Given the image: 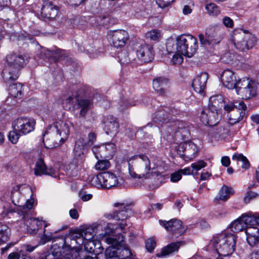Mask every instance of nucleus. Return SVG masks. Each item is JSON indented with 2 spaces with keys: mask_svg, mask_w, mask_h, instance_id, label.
<instances>
[{
  "mask_svg": "<svg viewBox=\"0 0 259 259\" xmlns=\"http://www.w3.org/2000/svg\"><path fill=\"white\" fill-rule=\"evenodd\" d=\"M223 102V98L220 95L210 98V104L200 112V119L204 125L213 126L218 124L220 121L217 111V108L219 106L218 103H222Z\"/></svg>",
  "mask_w": 259,
  "mask_h": 259,
  "instance_id": "obj_4",
  "label": "nucleus"
},
{
  "mask_svg": "<svg viewBox=\"0 0 259 259\" xmlns=\"http://www.w3.org/2000/svg\"><path fill=\"white\" fill-rule=\"evenodd\" d=\"M222 22L223 24L228 28H232L234 26L233 20L228 16H225L223 18Z\"/></svg>",
  "mask_w": 259,
  "mask_h": 259,
  "instance_id": "obj_56",
  "label": "nucleus"
},
{
  "mask_svg": "<svg viewBox=\"0 0 259 259\" xmlns=\"http://www.w3.org/2000/svg\"><path fill=\"white\" fill-rule=\"evenodd\" d=\"M114 206L119 207V209L112 213L106 214L105 217L108 219L121 221L122 222L118 224V226L121 230H123L127 225L125 223H124V221L133 214V211L130 205H124V203H115Z\"/></svg>",
  "mask_w": 259,
  "mask_h": 259,
  "instance_id": "obj_7",
  "label": "nucleus"
},
{
  "mask_svg": "<svg viewBox=\"0 0 259 259\" xmlns=\"http://www.w3.org/2000/svg\"><path fill=\"white\" fill-rule=\"evenodd\" d=\"M207 13L211 16H217L221 14L220 7L213 3H207L205 6Z\"/></svg>",
  "mask_w": 259,
  "mask_h": 259,
  "instance_id": "obj_41",
  "label": "nucleus"
},
{
  "mask_svg": "<svg viewBox=\"0 0 259 259\" xmlns=\"http://www.w3.org/2000/svg\"><path fill=\"white\" fill-rule=\"evenodd\" d=\"M80 232L84 237L85 241L94 240L93 238L95 236V231L92 228H87L85 229L79 230Z\"/></svg>",
  "mask_w": 259,
  "mask_h": 259,
  "instance_id": "obj_45",
  "label": "nucleus"
},
{
  "mask_svg": "<svg viewBox=\"0 0 259 259\" xmlns=\"http://www.w3.org/2000/svg\"><path fill=\"white\" fill-rule=\"evenodd\" d=\"M155 246L156 242L153 239L149 238L146 241L145 246L149 252L152 251L154 249Z\"/></svg>",
  "mask_w": 259,
  "mask_h": 259,
  "instance_id": "obj_54",
  "label": "nucleus"
},
{
  "mask_svg": "<svg viewBox=\"0 0 259 259\" xmlns=\"http://www.w3.org/2000/svg\"><path fill=\"white\" fill-rule=\"evenodd\" d=\"M146 36L147 38H150L151 40H157L160 37V33L158 30L154 29L147 32Z\"/></svg>",
  "mask_w": 259,
  "mask_h": 259,
  "instance_id": "obj_49",
  "label": "nucleus"
},
{
  "mask_svg": "<svg viewBox=\"0 0 259 259\" xmlns=\"http://www.w3.org/2000/svg\"><path fill=\"white\" fill-rule=\"evenodd\" d=\"M169 84V81L168 78L164 77H158L153 80V88L159 95L165 96Z\"/></svg>",
  "mask_w": 259,
  "mask_h": 259,
  "instance_id": "obj_25",
  "label": "nucleus"
},
{
  "mask_svg": "<svg viewBox=\"0 0 259 259\" xmlns=\"http://www.w3.org/2000/svg\"><path fill=\"white\" fill-rule=\"evenodd\" d=\"M6 26L8 27V24L3 21H0V36L1 37H4V36L8 34L10 35V38L13 40L22 39L24 36L20 35L17 33L9 32L6 29Z\"/></svg>",
  "mask_w": 259,
  "mask_h": 259,
  "instance_id": "obj_36",
  "label": "nucleus"
},
{
  "mask_svg": "<svg viewBox=\"0 0 259 259\" xmlns=\"http://www.w3.org/2000/svg\"><path fill=\"white\" fill-rule=\"evenodd\" d=\"M236 237L232 233H222L213 237L210 244L220 256H228L235 250Z\"/></svg>",
  "mask_w": 259,
  "mask_h": 259,
  "instance_id": "obj_3",
  "label": "nucleus"
},
{
  "mask_svg": "<svg viewBox=\"0 0 259 259\" xmlns=\"http://www.w3.org/2000/svg\"><path fill=\"white\" fill-rule=\"evenodd\" d=\"M135 160L137 164V167L139 172H141L140 176L145 177L149 174L151 169L150 161L149 158L144 154H139L134 155L127 158V161L132 162V160Z\"/></svg>",
  "mask_w": 259,
  "mask_h": 259,
  "instance_id": "obj_15",
  "label": "nucleus"
},
{
  "mask_svg": "<svg viewBox=\"0 0 259 259\" xmlns=\"http://www.w3.org/2000/svg\"><path fill=\"white\" fill-rule=\"evenodd\" d=\"M20 187L21 186H17L13 189L11 192V198L13 203L15 205L21 208L20 209L21 213H23L26 210H28L32 208L34 200L32 199L25 200L21 196L20 191Z\"/></svg>",
  "mask_w": 259,
  "mask_h": 259,
  "instance_id": "obj_10",
  "label": "nucleus"
},
{
  "mask_svg": "<svg viewBox=\"0 0 259 259\" xmlns=\"http://www.w3.org/2000/svg\"><path fill=\"white\" fill-rule=\"evenodd\" d=\"M197 152L196 145L191 141H188L178 146L177 153L185 160H191L195 157Z\"/></svg>",
  "mask_w": 259,
  "mask_h": 259,
  "instance_id": "obj_14",
  "label": "nucleus"
},
{
  "mask_svg": "<svg viewBox=\"0 0 259 259\" xmlns=\"http://www.w3.org/2000/svg\"><path fill=\"white\" fill-rule=\"evenodd\" d=\"M61 239L66 240L67 243L65 244L64 247H66L68 248V249H72V248L75 247L74 243H75L78 245H83L84 244V242H86L84 237L81 234V232H80L79 230L72 233L70 236L66 237V238H60V240L61 241Z\"/></svg>",
  "mask_w": 259,
  "mask_h": 259,
  "instance_id": "obj_29",
  "label": "nucleus"
},
{
  "mask_svg": "<svg viewBox=\"0 0 259 259\" xmlns=\"http://www.w3.org/2000/svg\"><path fill=\"white\" fill-rule=\"evenodd\" d=\"M221 80L223 85L229 89L235 88L238 84L234 72L230 69H226L223 71L221 75Z\"/></svg>",
  "mask_w": 259,
  "mask_h": 259,
  "instance_id": "obj_26",
  "label": "nucleus"
},
{
  "mask_svg": "<svg viewBox=\"0 0 259 259\" xmlns=\"http://www.w3.org/2000/svg\"><path fill=\"white\" fill-rule=\"evenodd\" d=\"M241 217L245 225L246 226V228L248 227H255L254 226L259 225V214H258L248 212L243 214Z\"/></svg>",
  "mask_w": 259,
  "mask_h": 259,
  "instance_id": "obj_35",
  "label": "nucleus"
},
{
  "mask_svg": "<svg viewBox=\"0 0 259 259\" xmlns=\"http://www.w3.org/2000/svg\"><path fill=\"white\" fill-rule=\"evenodd\" d=\"M238 107L228 115L229 121L230 124L234 125L239 122L243 119L245 115V111L246 109V106L243 101L239 102Z\"/></svg>",
  "mask_w": 259,
  "mask_h": 259,
  "instance_id": "obj_23",
  "label": "nucleus"
},
{
  "mask_svg": "<svg viewBox=\"0 0 259 259\" xmlns=\"http://www.w3.org/2000/svg\"><path fill=\"white\" fill-rule=\"evenodd\" d=\"M182 178V175L180 171H176L174 173H172L171 175L170 180L173 182H177L181 180Z\"/></svg>",
  "mask_w": 259,
  "mask_h": 259,
  "instance_id": "obj_61",
  "label": "nucleus"
},
{
  "mask_svg": "<svg viewBox=\"0 0 259 259\" xmlns=\"http://www.w3.org/2000/svg\"><path fill=\"white\" fill-rule=\"evenodd\" d=\"M208 38L212 44H219L224 38V32L223 27L213 26L207 30Z\"/></svg>",
  "mask_w": 259,
  "mask_h": 259,
  "instance_id": "obj_31",
  "label": "nucleus"
},
{
  "mask_svg": "<svg viewBox=\"0 0 259 259\" xmlns=\"http://www.w3.org/2000/svg\"><path fill=\"white\" fill-rule=\"evenodd\" d=\"M174 64H180L183 61L182 56L179 54H175L171 59Z\"/></svg>",
  "mask_w": 259,
  "mask_h": 259,
  "instance_id": "obj_60",
  "label": "nucleus"
},
{
  "mask_svg": "<svg viewBox=\"0 0 259 259\" xmlns=\"http://www.w3.org/2000/svg\"><path fill=\"white\" fill-rule=\"evenodd\" d=\"M175 0H156V3L161 8H165L169 6Z\"/></svg>",
  "mask_w": 259,
  "mask_h": 259,
  "instance_id": "obj_53",
  "label": "nucleus"
},
{
  "mask_svg": "<svg viewBox=\"0 0 259 259\" xmlns=\"http://www.w3.org/2000/svg\"><path fill=\"white\" fill-rule=\"evenodd\" d=\"M238 103L237 102H229L224 105V109L225 111L228 112V115L230 114L231 112H232L235 110L236 108H238Z\"/></svg>",
  "mask_w": 259,
  "mask_h": 259,
  "instance_id": "obj_50",
  "label": "nucleus"
},
{
  "mask_svg": "<svg viewBox=\"0 0 259 259\" xmlns=\"http://www.w3.org/2000/svg\"><path fill=\"white\" fill-rule=\"evenodd\" d=\"M232 40L236 49L243 52L251 48L256 41L254 35L242 29L234 31Z\"/></svg>",
  "mask_w": 259,
  "mask_h": 259,
  "instance_id": "obj_6",
  "label": "nucleus"
},
{
  "mask_svg": "<svg viewBox=\"0 0 259 259\" xmlns=\"http://www.w3.org/2000/svg\"><path fill=\"white\" fill-rule=\"evenodd\" d=\"M96 140V135L94 133H90L88 135V141L87 143H82L81 141L75 143L74 150L76 155L80 156L83 153V149L87 145H92Z\"/></svg>",
  "mask_w": 259,
  "mask_h": 259,
  "instance_id": "obj_34",
  "label": "nucleus"
},
{
  "mask_svg": "<svg viewBox=\"0 0 259 259\" xmlns=\"http://www.w3.org/2000/svg\"><path fill=\"white\" fill-rule=\"evenodd\" d=\"M136 54L139 59L144 63L151 62L154 56L152 47L148 45L139 46L136 49Z\"/></svg>",
  "mask_w": 259,
  "mask_h": 259,
  "instance_id": "obj_21",
  "label": "nucleus"
},
{
  "mask_svg": "<svg viewBox=\"0 0 259 259\" xmlns=\"http://www.w3.org/2000/svg\"><path fill=\"white\" fill-rule=\"evenodd\" d=\"M257 196V194L253 192H248L246 193L244 198V201L245 203H248L250 200Z\"/></svg>",
  "mask_w": 259,
  "mask_h": 259,
  "instance_id": "obj_58",
  "label": "nucleus"
},
{
  "mask_svg": "<svg viewBox=\"0 0 259 259\" xmlns=\"http://www.w3.org/2000/svg\"><path fill=\"white\" fill-rule=\"evenodd\" d=\"M165 109L169 110V114L175 116L180 115L183 114L182 111H181V110L178 108L174 107L170 108H167L166 107Z\"/></svg>",
  "mask_w": 259,
  "mask_h": 259,
  "instance_id": "obj_59",
  "label": "nucleus"
},
{
  "mask_svg": "<svg viewBox=\"0 0 259 259\" xmlns=\"http://www.w3.org/2000/svg\"><path fill=\"white\" fill-rule=\"evenodd\" d=\"M232 159L241 161L242 162L241 167L243 168L247 169L250 166L249 161L242 154L235 153L233 155Z\"/></svg>",
  "mask_w": 259,
  "mask_h": 259,
  "instance_id": "obj_46",
  "label": "nucleus"
},
{
  "mask_svg": "<svg viewBox=\"0 0 259 259\" xmlns=\"http://www.w3.org/2000/svg\"><path fill=\"white\" fill-rule=\"evenodd\" d=\"M91 101L89 99H77L74 108L78 112L79 117H84L90 109Z\"/></svg>",
  "mask_w": 259,
  "mask_h": 259,
  "instance_id": "obj_33",
  "label": "nucleus"
},
{
  "mask_svg": "<svg viewBox=\"0 0 259 259\" xmlns=\"http://www.w3.org/2000/svg\"><path fill=\"white\" fill-rule=\"evenodd\" d=\"M96 245L94 240L87 241L84 242V248L87 252L92 253L94 252Z\"/></svg>",
  "mask_w": 259,
  "mask_h": 259,
  "instance_id": "obj_52",
  "label": "nucleus"
},
{
  "mask_svg": "<svg viewBox=\"0 0 259 259\" xmlns=\"http://www.w3.org/2000/svg\"><path fill=\"white\" fill-rule=\"evenodd\" d=\"M176 46L173 40H168L166 44L167 51L169 53L178 52L188 57H192L198 48L197 39L191 35L182 34L176 39Z\"/></svg>",
  "mask_w": 259,
  "mask_h": 259,
  "instance_id": "obj_1",
  "label": "nucleus"
},
{
  "mask_svg": "<svg viewBox=\"0 0 259 259\" xmlns=\"http://www.w3.org/2000/svg\"><path fill=\"white\" fill-rule=\"evenodd\" d=\"M21 135H22L19 132L14 129L13 131L9 132V139L13 144H15L18 142L19 138Z\"/></svg>",
  "mask_w": 259,
  "mask_h": 259,
  "instance_id": "obj_51",
  "label": "nucleus"
},
{
  "mask_svg": "<svg viewBox=\"0 0 259 259\" xmlns=\"http://www.w3.org/2000/svg\"><path fill=\"white\" fill-rule=\"evenodd\" d=\"M135 105L136 103L134 101H130L127 99H123L120 101L119 109L120 110L123 111Z\"/></svg>",
  "mask_w": 259,
  "mask_h": 259,
  "instance_id": "obj_48",
  "label": "nucleus"
},
{
  "mask_svg": "<svg viewBox=\"0 0 259 259\" xmlns=\"http://www.w3.org/2000/svg\"><path fill=\"white\" fill-rule=\"evenodd\" d=\"M230 228L233 232H238L243 230H246V226L245 225L243 220L241 219V217H240L230 224Z\"/></svg>",
  "mask_w": 259,
  "mask_h": 259,
  "instance_id": "obj_39",
  "label": "nucleus"
},
{
  "mask_svg": "<svg viewBox=\"0 0 259 259\" xmlns=\"http://www.w3.org/2000/svg\"><path fill=\"white\" fill-rule=\"evenodd\" d=\"M186 243V242L185 241L182 240L172 242L162 248L161 251L156 254V256L158 257H163L174 252H177L180 247L185 245Z\"/></svg>",
  "mask_w": 259,
  "mask_h": 259,
  "instance_id": "obj_27",
  "label": "nucleus"
},
{
  "mask_svg": "<svg viewBox=\"0 0 259 259\" xmlns=\"http://www.w3.org/2000/svg\"><path fill=\"white\" fill-rule=\"evenodd\" d=\"M67 243L66 240L61 239L59 245L54 243L51 248L46 252L43 253L38 259H61V249Z\"/></svg>",
  "mask_w": 259,
  "mask_h": 259,
  "instance_id": "obj_19",
  "label": "nucleus"
},
{
  "mask_svg": "<svg viewBox=\"0 0 259 259\" xmlns=\"http://www.w3.org/2000/svg\"><path fill=\"white\" fill-rule=\"evenodd\" d=\"M104 129L107 135L115 136L119 131V124L117 118L112 115L104 116L103 119Z\"/></svg>",
  "mask_w": 259,
  "mask_h": 259,
  "instance_id": "obj_20",
  "label": "nucleus"
},
{
  "mask_svg": "<svg viewBox=\"0 0 259 259\" xmlns=\"http://www.w3.org/2000/svg\"><path fill=\"white\" fill-rule=\"evenodd\" d=\"M110 166V163L107 160H99L95 165V168L98 170H104Z\"/></svg>",
  "mask_w": 259,
  "mask_h": 259,
  "instance_id": "obj_47",
  "label": "nucleus"
},
{
  "mask_svg": "<svg viewBox=\"0 0 259 259\" xmlns=\"http://www.w3.org/2000/svg\"><path fill=\"white\" fill-rule=\"evenodd\" d=\"M110 244L105 250L106 259H117L119 245Z\"/></svg>",
  "mask_w": 259,
  "mask_h": 259,
  "instance_id": "obj_40",
  "label": "nucleus"
},
{
  "mask_svg": "<svg viewBox=\"0 0 259 259\" xmlns=\"http://www.w3.org/2000/svg\"><path fill=\"white\" fill-rule=\"evenodd\" d=\"M206 166V163L203 160H199L196 162L193 163L191 164V167L193 169L195 170H199L203 167Z\"/></svg>",
  "mask_w": 259,
  "mask_h": 259,
  "instance_id": "obj_55",
  "label": "nucleus"
},
{
  "mask_svg": "<svg viewBox=\"0 0 259 259\" xmlns=\"http://www.w3.org/2000/svg\"><path fill=\"white\" fill-rule=\"evenodd\" d=\"M27 211L26 210L25 212L21 213L22 219L27 226V232L32 235H37L42 229L44 222L35 218H29Z\"/></svg>",
  "mask_w": 259,
  "mask_h": 259,
  "instance_id": "obj_16",
  "label": "nucleus"
},
{
  "mask_svg": "<svg viewBox=\"0 0 259 259\" xmlns=\"http://www.w3.org/2000/svg\"><path fill=\"white\" fill-rule=\"evenodd\" d=\"M208 78V74L206 72H202L197 75L192 82L194 90L199 94H203Z\"/></svg>",
  "mask_w": 259,
  "mask_h": 259,
  "instance_id": "obj_24",
  "label": "nucleus"
},
{
  "mask_svg": "<svg viewBox=\"0 0 259 259\" xmlns=\"http://www.w3.org/2000/svg\"><path fill=\"white\" fill-rule=\"evenodd\" d=\"M34 125L33 119L21 117L14 121L13 127L21 135H26L34 130Z\"/></svg>",
  "mask_w": 259,
  "mask_h": 259,
  "instance_id": "obj_17",
  "label": "nucleus"
},
{
  "mask_svg": "<svg viewBox=\"0 0 259 259\" xmlns=\"http://www.w3.org/2000/svg\"><path fill=\"white\" fill-rule=\"evenodd\" d=\"M231 189L225 185L223 186L220 190L218 194V199L226 201L231 195Z\"/></svg>",
  "mask_w": 259,
  "mask_h": 259,
  "instance_id": "obj_44",
  "label": "nucleus"
},
{
  "mask_svg": "<svg viewBox=\"0 0 259 259\" xmlns=\"http://www.w3.org/2000/svg\"><path fill=\"white\" fill-rule=\"evenodd\" d=\"M107 38L112 46L116 48H121L125 46L130 36L126 31L120 29L108 31Z\"/></svg>",
  "mask_w": 259,
  "mask_h": 259,
  "instance_id": "obj_11",
  "label": "nucleus"
},
{
  "mask_svg": "<svg viewBox=\"0 0 259 259\" xmlns=\"http://www.w3.org/2000/svg\"><path fill=\"white\" fill-rule=\"evenodd\" d=\"M46 227L47 225L46 224L44 225V228L42 229L37 235L38 236L40 237V243L42 244H44L51 240H53L54 239L52 233H46L45 228Z\"/></svg>",
  "mask_w": 259,
  "mask_h": 259,
  "instance_id": "obj_42",
  "label": "nucleus"
},
{
  "mask_svg": "<svg viewBox=\"0 0 259 259\" xmlns=\"http://www.w3.org/2000/svg\"><path fill=\"white\" fill-rule=\"evenodd\" d=\"M79 196L83 201H87L90 200L92 198V195L91 194H86L84 191H81L79 193Z\"/></svg>",
  "mask_w": 259,
  "mask_h": 259,
  "instance_id": "obj_62",
  "label": "nucleus"
},
{
  "mask_svg": "<svg viewBox=\"0 0 259 259\" xmlns=\"http://www.w3.org/2000/svg\"><path fill=\"white\" fill-rule=\"evenodd\" d=\"M199 38L201 43L203 45H210L212 44L210 39L208 38V34L206 31L205 36L200 34L199 35Z\"/></svg>",
  "mask_w": 259,
  "mask_h": 259,
  "instance_id": "obj_57",
  "label": "nucleus"
},
{
  "mask_svg": "<svg viewBox=\"0 0 259 259\" xmlns=\"http://www.w3.org/2000/svg\"><path fill=\"white\" fill-rule=\"evenodd\" d=\"M11 235V229L6 225L0 224V245L7 242Z\"/></svg>",
  "mask_w": 259,
  "mask_h": 259,
  "instance_id": "obj_37",
  "label": "nucleus"
},
{
  "mask_svg": "<svg viewBox=\"0 0 259 259\" xmlns=\"http://www.w3.org/2000/svg\"><path fill=\"white\" fill-rule=\"evenodd\" d=\"M160 224L165 229L170 232L174 238H178L185 233L187 228L182 225V222L177 219H172L168 221H160Z\"/></svg>",
  "mask_w": 259,
  "mask_h": 259,
  "instance_id": "obj_12",
  "label": "nucleus"
},
{
  "mask_svg": "<svg viewBox=\"0 0 259 259\" xmlns=\"http://www.w3.org/2000/svg\"><path fill=\"white\" fill-rule=\"evenodd\" d=\"M44 3L41 10V16L46 19H52L57 16L59 9L58 7L48 0H42Z\"/></svg>",
  "mask_w": 259,
  "mask_h": 259,
  "instance_id": "obj_22",
  "label": "nucleus"
},
{
  "mask_svg": "<svg viewBox=\"0 0 259 259\" xmlns=\"http://www.w3.org/2000/svg\"><path fill=\"white\" fill-rule=\"evenodd\" d=\"M247 241L251 246H254L259 243V228L257 227H248L245 231Z\"/></svg>",
  "mask_w": 259,
  "mask_h": 259,
  "instance_id": "obj_32",
  "label": "nucleus"
},
{
  "mask_svg": "<svg viewBox=\"0 0 259 259\" xmlns=\"http://www.w3.org/2000/svg\"><path fill=\"white\" fill-rule=\"evenodd\" d=\"M7 65L2 72L5 81L9 83L18 79L19 70L28 62V57L26 55L11 54L7 56Z\"/></svg>",
  "mask_w": 259,
  "mask_h": 259,
  "instance_id": "obj_2",
  "label": "nucleus"
},
{
  "mask_svg": "<svg viewBox=\"0 0 259 259\" xmlns=\"http://www.w3.org/2000/svg\"><path fill=\"white\" fill-rule=\"evenodd\" d=\"M34 174L36 176H40L43 174L50 176L52 177H57L56 172L52 168L48 169L44 159L41 158L38 159L34 168Z\"/></svg>",
  "mask_w": 259,
  "mask_h": 259,
  "instance_id": "obj_30",
  "label": "nucleus"
},
{
  "mask_svg": "<svg viewBox=\"0 0 259 259\" xmlns=\"http://www.w3.org/2000/svg\"><path fill=\"white\" fill-rule=\"evenodd\" d=\"M93 185L103 188L110 189L119 184L117 176L110 171H105L98 174L92 180Z\"/></svg>",
  "mask_w": 259,
  "mask_h": 259,
  "instance_id": "obj_8",
  "label": "nucleus"
},
{
  "mask_svg": "<svg viewBox=\"0 0 259 259\" xmlns=\"http://www.w3.org/2000/svg\"><path fill=\"white\" fill-rule=\"evenodd\" d=\"M22 85L20 83L11 84L9 88V94L14 98H20L22 95Z\"/></svg>",
  "mask_w": 259,
  "mask_h": 259,
  "instance_id": "obj_38",
  "label": "nucleus"
},
{
  "mask_svg": "<svg viewBox=\"0 0 259 259\" xmlns=\"http://www.w3.org/2000/svg\"><path fill=\"white\" fill-rule=\"evenodd\" d=\"M235 89L242 99H248L255 96L257 88L254 81L247 78L239 80Z\"/></svg>",
  "mask_w": 259,
  "mask_h": 259,
  "instance_id": "obj_9",
  "label": "nucleus"
},
{
  "mask_svg": "<svg viewBox=\"0 0 259 259\" xmlns=\"http://www.w3.org/2000/svg\"><path fill=\"white\" fill-rule=\"evenodd\" d=\"M64 51L60 49H56L55 51H50L47 49L41 50L40 55V58L48 60H52L56 62L64 58Z\"/></svg>",
  "mask_w": 259,
  "mask_h": 259,
  "instance_id": "obj_28",
  "label": "nucleus"
},
{
  "mask_svg": "<svg viewBox=\"0 0 259 259\" xmlns=\"http://www.w3.org/2000/svg\"><path fill=\"white\" fill-rule=\"evenodd\" d=\"M167 112L168 111L165 109H161L157 111L153 118V121L162 126L165 125L167 127H171L174 130L175 127H176L180 124V122L172 118H169Z\"/></svg>",
  "mask_w": 259,
  "mask_h": 259,
  "instance_id": "obj_18",
  "label": "nucleus"
},
{
  "mask_svg": "<svg viewBox=\"0 0 259 259\" xmlns=\"http://www.w3.org/2000/svg\"><path fill=\"white\" fill-rule=\"evenodd\" d=\"M222 165L225 167H228L230 164V160L228 156H223L221 159Z\"/></svg>",
  "mask_w": 259,
  "mask_h": 259,
  "instance_id": "obj_64",
  "label": "nucleus"
},
{
  "mask_svg": "<svg viewBox=\"0 0 259 259\" xmlns=\"http://www.w3.org/2000/svg\"><path fill=\"white\" fill-rule=\"evenodd\" d=\"M124 237L122 235H119L117 238L107 237L105 238V241L108 244L119 245L117 259H127L132 255L130 250L124 247Z\"/></svg>",
  "mask_w": 259,
  "mask_h": 259,
  "instance_id": "obj_13",
  "label": "nucleus"
},
{
  "mask_svg": "<svg viewBox=\"0 0 259 259\" xmlns=\"http://www.w3.org/2000/svg\"><path fill=\"white\" fill-rule=\"evenodd\" d=\"M69 133L67 123L63 120H59L47 128L43 134V140H45L46 135L50 134L51 139L55 143L54 146L56 147L63 143L68 138Z\"/></svg>",
  "mask_w": 259,
  "mask_h": 259,
  "instance_id": "obj_5",
  "label": "nucleus"
},
{
  "mask_svg": "<svg viewBox=\"0 0 259 259\" xmlns=\"http://www.w3.org/2000/svg\"><path fill=\"white\" fill-rule=\"evenodd\" d=\"M67 2L70 6L76 7L81 5L85 0H66Z\"/></svg>",
  "mask_w": 259,
  "mask_h": 259,
  "instance_id": "obj_63",
  "label": "nucleus"
},
{
  "mask_svg": "<svg viewBox=\"0 0 259 259\" xmlns=\"http://www.w3.org/2000/svg\"><path fill=\"white\" fill-rule=\"evenodd\" d=\"M111 19L109 17L106 16H99L96 20V23L100 26L108 28L112 25L111 22Z\"/></svg>",
  "mask_w": 259,
  "mask_h": 259,
  "instance_id": "obj_43",
  "label": "nucleus"
}]
</instances>
